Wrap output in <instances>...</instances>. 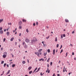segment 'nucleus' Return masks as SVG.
I'll list each match as a JSON object with an SVG mask.
<instances>
[{
    "label": "nucleus",
    "instance_id": "obj_1",
    "mask_svg": "<svg viewBox=\"0 0 76 76\" xmlns=\"http://www.w3.org/2000/svg\"><path fill=\"white\" fill-rule=\"evenodd\" d=\"M36 41H37V39L35 37H34L33 41L31 42L32 43H33V42H36Z\"/></svg>",
    "mask_w": 76,
    "mask_h": 76
},
{
    "label": "nucleus",
    "instance_id": "obj_2",
    "mask_svg": "<svg viewBox=\"0 0 76 76\" xmlns=\"http://www.w3.org/2000/svg\"><path fill=\"white\" fill-rule=\"evenodd\" d=\"M25 41H26V42H27V43H28L29 42H30V40L29 39H26L25 40Z\"/></svg>",
    "mask_w": 76,
    "mask_h": 76
},
{
    "label": "nucleus",
    "instance_id": "obj_3",
    "mask_svg": "<svg viewBox=\"0 0 76 76\" xmlns=\"http://www.w3.org/2000/svg\"><path fill=\"white\" fill-rule=\"evenodd\" d=\"M24 48H27L28 46H27V45L25 44V46H24Z\"/></svg>",
    "mask_w": 76,
    "mask_h": 76
},
{
    "label": "nucleus",
    "instance_id": "obj_4",
    "mask_svg": "<svg viewBox=\"0 0 76 76\" xmlns=\"http://www.w3.org/2000/svg\"><path fill=\"white\" fill-rule=\"evenodd\" d=\"M66 22H69V20H68L67 19H66L65 20Z\"/></svg>",
    "mask_w": 76,
    "mask_h": 76
},
{
    "label": "nucleus",
    "instance_id": "obj_5",
    "mask_svg": "<svg viewBox=\"0 0 76 76\" xmlns=\"http://www.w3.org/2000/svg\"><path fill=\"white\" fill-rule=\"evenodd\" d=\"M3 58H6V55H4L3 56Z\"/></svg>",
    "mask_w": 76,
    "mask_h": 76
},
{
    "label": "nucleus",
    "instance_id": "obj_6",
    "mask_svg": "<svg viewBox=\"0 0 76 76\" xmlns=\"http://www.w3.org/2000/svg\"><path fill=\"white\" fill-rule=\"evenodd\" d=\"M31 69H32V66H30L29 67H28V69L29 71V70H30Z\"/></svg>",
    "mask_w": 76,
    "mask_h": 76
},
{
    "label": "nucleus",
    "instance_id": "obj_7",
    "mask_svg": "<svg viewBox=\"0 0 76 76\" xmlns=\"http://www.w3.org/2000/svg\"><path fill=\"white\" fill-rule=\"evenodd\" d=\"M0 34H3V30H0Z\"/></svg>",
    "mask_w": 76,
    "mask_h": 76
},
{
    "label": "nucleus",
    "instance_id": "obj_8",
    "mask_svg": "<svg viewBox=\"0 0 76 76\" xmlns=\"http://www.w3.org/2000/svg\"><path fill=\"white\" fill-rule=\"evenodd\" d=\"M39 70H40V68H39L37 70L36 72H39Z\"/></svg>",
    "mask_w": 76,
    "mask_h": 76
},
{
    "label": "nucleus",
    "instance_id": "obj_9",
    "mask_svg": "<svg viewBox=\"0 0 76 76\" xmlns=\"http://www.w3.org/2000/svg\"><path fill=\"white\" fill-rule=\"evenodd\" d=\"M23 22H26V20L25 19H23Z\"/></svg>",
    "mask_w": 76,
    "mask_h": 76
},
{
    "label": "nucleus",
    "instance_id": "obj_10",
    "mask_svg": "<svg viewBox=\"0 0 76 76\" xmlns=\"http://www.w3.org/2000/svg\"><path fill=\"white\" fill-rule=\"evenodd\" d=\"M7 35H10V32H7Z\"/></svg>",
    "mask_w": 76,
    "mask_h": 76
},
{
    "label": "nucleus",
    "instance_id": "obj_11",
    "mask_svg": "<svg viewBox=\"0 0 76 76\" xmlns=\"http://www.w3.org/2000/svg\"><path fill=\"white\" fill-rule=\"evenodd\" d=\"M13 39H14V37H12L10 39V41H12L13 40Z\"/></svg>",
    "mask_w": 76,
    "mask_h": 76
},
{
    "label": "nucleus",
    "instance_id": "obj_12",
    "mask_svg": "<svg viewBox=\"0 0 76 76\" xmlns=\"http://www.w3.org/2000/svg\"><path fill=\"white\" fill-rule=\"evenodd\" d=\"M37 55L39 57V52H37Z\"/></svg>",
    "mask_w": 76,
    "mask_h": 76
},
{
    "label": "nucleus",
    "instance_id": "obj_13",
    "mask_svg": "<svg viewBox=\"0 0 76 76\" xmlns=\"http://www.w3.org/2000/svg\"><path fill=\"white\" fill-rule=\"evenodd\" d=\"M42 49H41L40 50H39L38 51L39 52V53H40L41 51H42Z\"/></svg>",
    "mask_w": 76,
    "mask_h": 76
},
{
    "label": "nucleus",
    "instance_id": "obj_14",
    "mask_svg": "<svg viewBox=\"0 0 76 76\" xmlns=\"http://www.w3.org/2000/svg\"><path fill=\"white\" fill-rule=\"evenodd\" d=\"M55 49H54L53 50V55H54L55 54Z\"/></svg>",
    "mask_w": 76,
    "mask_h": 76
},
{
    "label": "nucleus",
    "instance_id": "obj_15",
    "mask_svg": "<svg viewBox=\"0 0 76 76\" xmlns=\"http://www.w3.org/2000/svg\"><path fill=\"white\" fill-rule=\"evenodd\" d=\"M26 32H27V33H28L29 32V30H28V29L27 28L26 30Z\"/></svg>",
    "mask_w": 76,
    "mask_h": 76
},
{
    "label": "nucleus",
    "instance_id": "obj_16",
    "mask_svg": "<svg viewBox=\"0 0 76 76\" xmlns=\"http://www.w3.org/2000/svg\"><path fill=\"white\" fill-rule=\"evenodd\" d=\"M3 21V19H0V23H1V22Z\"/></svg>",
    "mask_w": 76,
    "mask_h": 76
},
{
    "label": "nucleus",
    "instance_id": "obj_17",
    "mask_svg": "<svg viewBox=\"0 0 76 76\" xmlns=\"http://www.w3.org/2000/svg\"><path fill=\"white\" fill-rule=\"evenodd\" d=\"M22 22L21 21H20L19 22V25H21L22 23Z\"/></svg>",
    "mask_w": 76,
    "mask_h": 76
},
{
    "label": "nucleus",
    "instance_id": "obj_18",
    "mask_svg": "<svg viewBox=\"0 0 76 76\" xmlns=\"http://www.w3.org/2000/svg\"><path fill=\"white\" fill-rule=\"evenodd\" d=\"M15 66H16V65H15V64H13L12 66V67H15Z\"/></svg>",
    "mask_w": 76,
    "mask_h": 76
},
{
    "label": "nucleus",
    "instance_id": "obj_19",
    "mask_svg": "<svg viewBox=\"0 0 76 76\" xmlns=\"http://www.w3.org/2000/svg\"><path fill=\"white\" fill-rule=\"evenodd\" d=\"M41 60H42V61H44V59H43V58H42L41 59H40L39 60V61H41Z\"/></svg>",
    "mask_w": 76,
    "mask_h": 76
},
{
    "label": "nucleus",
    "instance_id": "obj_20",
    "mask_svg": "<svg viewBox=\"0 0 76 76\" xmlns=\"http://www.w3.org/2000/svg\"><path fill=\"white\" fill-rule=\"evenodd\" d=\"M55 41H56V42H57V37H56V38H55Z\"/></svg>",
    "mask_w": 76,
    "mask_h": 76
},
{
    "label": "nucleus",
    "instance_id": "obj_21",
    "mask_svg": "<svg viewBox=\"0 0 76 76\" xmlns=\"http://www.w3.org/2000/svg\"><path fill=\"white\" fill-rule=\"evenodd\" d=\"M10 70H9L8 72H7V73L6 75H7L8 74H9V73H10Z\"/></svg>",
    "mask_w": 76,
    "mask_h": 76
},
{
    "label": "nucleus",
    "instance_id": "obj_22",
    "mask_svg": "<svg viewBox=\"0 0 76 76\" xmlns=\"http://www.w3.org/2000/svg\"><path fill=\"white\" fill-rule=\"evenodd\" d=\"M32 73V71H31L29 72V74H31V73Z\"/></svg>",
    "mask_w": 76,
    "mask_h": 76
},
{
    "label": "nucleus",
    "instance_id": "obj_23",
    "mask_svg": "<svg viewBox=\"0 0 76 76\" xmlns=\"http://www.w3.org/2000/svg\"><path fill=\"white\" fill-rule=\"evenodd\" d=\"M37 69H38V68L36 67V68H35V69L34 70V72H35V71H36V70H37Z\"/></svg>",
    "mask_w": 76,
    "mask_h": 76
},
{
    "label": "nucleus",
    "instance_id": "obj_24",
    "mask_svg": "<svg viewBox=\"0 0 76 76\" xmlns=\"http://www.w3.org/2000/svg\"><path fill=\"white\" fill-rule=\"evenodd\" d=\"M19 29H22V26H20L19 27Z\"/></svg>",
    "mask_w": 76,
    "mask_h": 76
},
{
    "label": "nucleus",
    "instance_id": "obj_25",
    "mask_svg": "<svg viewBox=\"0 0 76 76\" xmlns=\"http://www.w3.org/2000/svg\"><path fill=\"white\" fill-rule=\"evenodd\" d=\"M46 54H47V52H45L44 54V56H46Z\"/></svg>",
    "mask_w": 76,
    "mask_h": 76
},
{
    "label": "nucleus",
    "instance_id": "obj_26",
    "mask_svg": "<svg viewBox=\"0 0 76 76\" xmlns=\"http://www.w3.org/2000/svg\"><path fill=\"white\" fill-rule=\"evenodd\" d=\"M22 63H23V64H25L26 62H25V61H23Z\"/></svg>",
    "mask_w": 76,
    "mask_h": 76
},
{
    "label": "nucleus",
    "instance_id": "obj_27",
    "mask_svg": "<svg viewBox=\"0 0 76 76\" xmlns=\"http://www.w3.org/2000/svg\"><path fill=\"white\" fill-rule=\"evenodd\" d=\"M7 64H4V67H5V66H6Z\"/></svg>",
    "mask_w": 76,
    "mask_h": 76
},
{
    "label": "nucleus",
    "instance_id": "obj_28",
    "mask_svg": "<svg viewBox=\"0 0 76 76\" xmlns=\"http://www.w3.org/2000/svg\"><path fill=\"white\" fill-rule=\"evenodd\" d=\"M50 58H49L47 60V62H49V60H50Z\"/></svg>",
    "mask_w": 76,
    "mask_h": 76
},
{
    "label": "nucleus",
    "instance_id": "obj_29",
    "mask_svg": "<svg viewBox=\"0 0 76 76\" xmlns=\"http://www.w3.org/2000/svg\"><path fill=\"white\" fill-rule=\"evenodd\" d=\"M61 39L63 38V34L61 35Z\"/></svg>",
    "mask_w": 76,
    "mask_h": 76
},
{
    "label": "nucleus",
    "instance_id": "obj_30",
    "mask_svg": "<svg viewBox=\"0 0 76 76\" xmlns=\"http://www.w3.org/2000/svg\"><path fill=\"white\" fill-rule=\"evenodd\" d=\"M50 38V36H48V37H46V39H48V38Z\"/></svg>",
    "mask_w": 76,
    "mask_h": 76
},
{
    "label": "nucleus",
    "instance_id": "obj_31",
    "mask_svg": "<svg viewBox=\"0 0 76 76\" xmlns=\"http://www.w3.org/2000/svg\"><path fill=\"white\" fill-rule=\"evenodd\" d=\"M2 27H0V31L2 30Z\"/></svg>",
    "mask_w": 76,
    "mask_h": 76
},
{
    "label": "nucleus",
    "instance_id": "obj_32",
    "mask_svg": "<svg viewBox=\"0 0 76 76\" xmlns=\"http://www.w3.org/2000/svg\"><path fill=\"white\" fill-rule=\"evenodd\" d=\"M58 46H59V45L58 44H57L56 45V47H57V48H58Z\"/></svg>",
    "mask_w": 76,
    "mask_h": 76
},
{
    "label": "nucleus",
    "instance_id": "obj_33",
    "mask_svg": "<svg viewBox=\"0 0 76 76\" xmlns=\"http://www.w3.org/2000/svg\"><path fill=\"white\" fill-rule=\"evenodd\" d=\"M48 53H50V49H48Z\"/></svg>",
    "mask_w": 76,
    "mask_h": 76
},
{
    "label": "nucleus",
    "instance_id": "obj_34",
    "mask_svg": "<svg viewBox=\"0 0 76 76\" xmlns=\"http://www.w3.org/2000/svg\"><path fill=\"white\" fill-rule=\"evenodd\" d=\"M63 49H62L61 51V52H60V54H61V53H62L63 51Z\"/></svg>",
    "mask_w": 76,
    "mask_h": 76
},
{
    "label": "nucleus",
    "instance_id": "obj_35",
    "mask_svg": "<svg viewBox=\"0 0 76 76\" xmlns=\"http://www.w3.org/2000/svg\"><path fill=\"white\" fill-rule=\"evenodd\" d=\"M4 63V61H2L1 62V64H3Z\"/></svg>",
    "mask_w": 76,
    "mask_h": 76
},
{
    "label": "nucleus",
    "instance_id": "obj_36",
    "mask_svg": "<svg viewBox=\"0 0 76 76\" xmlns=\"http://www.w3.org/2000/svg\"><path fill=\"white\" fill-rule=\"evenodd\" d=\"M63 37H66V35H65V34H64L63 35Z\"/></svg>",
    "mask_w": 76,
    "mask_h": 76
},
{
    "label": "nucleus",
    "instance_id": "obj_37",
    "mask_svg": "<svg viewBox=\"0 0 76 76\" xmlns=\"http://www.w3.org/2000/svg\"><path fill=\"white\" fill-rule=\"evenodd\" d=\"M6 41V38H4V39L3 41L4 42Z\"/></svg>",
    "mask_w": 76,
    "mask_h": 76
},
{
    "label": "nucleus",
    "instance_id": "obj_38",
    "mask_svg": "<svg viewBox=\"0 0 76 76\" xmlns=\"http://www.w3.org/2000/svg\"><path fill=\"white\" fill-rule=\"evenodd\" d=\"M8 25H12V23H8Z\"/></svg>",
    "mask_w": 76,
    "mask_h": 76
},
{
    "label": "nucleus",
    "instance_id": "obj_39",
    "mask_svg": "<svg viewBox=\"0 0 76 76\" xmlns=\"http://www.w3.org/2000/svg\"><path fill=\"white\" fill-rule=\"evenodd\" d=\"M25 42L23 41V45L25 44Z\"/></svg>",
    "mask_w": 76,
    "mask_h": 76
},
{
    "label": "nucleus",
    "instance_id": "obj_40",
    "mask_svg": "<svg viewBox=\"0 0 76 76\" xmlns=\"http://www.w3.org/2000/svg\"><path fill=\"white\" fill-rule=\"evenodd\" d=\"M36 24L37 25H38V23L37 22H36Z\"/></svg>",
    "mask_w": 76,
    "mask_h": 76
},
{
    "label": "nucleus",
    "instance_id": "obj_41",
    "mask_svg": "<svg viewBox=\"0 0 76 76\" xmlns=\"http://www.w3.org/2000/svg\"><path fill=\"white\" fill-rule=\"evenodd\" d=\"M67 54H68V53H66V56H65V57H67Z\"/></svg>",
    "mask_w": 76,
    "mask_h": 76
},
{
    "label": "nucleus",
    "instance_id": "obj_42",
    "mask_svg": "<svg viewBox=\"0 0 76 76\" xmlns=\"http://www.w3.org/2000/svg\"><path fill=\"white\" fill-rule=\"evenodd\" d=\"M74 33H75V31H72V34H74Z\"/></svg>",
    "mask_w": 76,
    "mask_h": 76
},
{
    "label": "nucleus",
    "instance_id": "obj_43",
    "mask_svg": "<svg viewBox=\"0 0 76 76\" xmlns=\"http://www.w3.org/2000/svg\"><path fill=\"white\" fill-rule=\"evenodd\" d=\"M53 64V62H50V65L51 66H52V64Z\"/></svg>",
    "mask_w": 76,
    "mask_h": 76
},
{
    "label": "nucleus",
    "instance_id": "obj_44",
    "mask_svg": "<svg viewBox=\"0 0 76 76\" xmlns=\"http://www.w3.org/2000/svg\"><path fill=\"white\" fill-rule=\"evenodd\" d=\"M33 26H35V23H33Z\"/></svg>",
    "mask_w": 76,
    "mask_h": 76
},
{
    "label": "nucleus",
    "instance_id": "obj_45",
    "mask_svg": "<svg viewBox=\"0 0 76 76\" xmlns=\"http://www.w3.org/2000/svg\"><path fill=\"white\" fill-rule=\"evenodd\" d=\"M46 27L47 29H49V27L48 26H46Z\"/></svg>",
    "mask_w": 76,
    "mask_h": 76
},
{
    "label": "nucleus",
    "instance_id": "obj_46",
    "mask_svg": "<svg viewBox=\"0 0 76 76\" xmlns=\"http://www.w3.org/2000/svg\"><path fill=\"white\" fill-rule=\"evenodd\" d=\"M43 45L44 46H45V47H46L47 46V45H45L44 44H43Z\"/></svg>",
    "mask_w": 76,
    "mask_h": 76
},
{
    "label": "nucleus",
    "instance_id": "obj_47",
    "mask_svg": "<svg viewBox=\"0 0 76 76\" xmlns=\"http://www.w3.org/2000/svg\"><path fill=\"white\" fill-rule=\"evenodd\" d=\"M58 63V64H60V63H61V61H59Z\"/></svg>",
    "mask_w": 76,
    "mask_h": 76
},
{
    "label": "nucleus",
    "instance_id": "obj_48",
    "mask_svg": "<svg viewBox=\"0 0 76 76\" xmlns=\"http://www.w3.org/2000/svg\"><path fill=\"white\" fill-rule=\"evenodd\" d=\"M53 76H56V74H55V73L53 74Z\"/></svg>",
    "mask_w": 76,
    "mask_h": 76
},
{
    "label": "nucleus",
    "instance_id": "obj_49",
    "mask_svg": "<svg viewBox=\"0 0 76 76\" xmlns=\"http://www.w3.org/2000/svg\"><path fill=\"white\" fill-rule=\"evenodd\" d=\"M21 35H22V34H21V33H20L19 34V36H21Z\"/></svg>",
    "mask_w": 76,
    "mask_h": 76
},
{
    "label": "nucleus",
    "instance_id": "obj_50",
    "mask_svg": "<svg viewBox=\"0 0 76 76\" xmlns=\"http://www.w3.org/2000/svg\"><path fill=\"white\" fill-rule=\"evenodd\" d=\"M11 54V55H12V57H14V56L12 54Z\"/></svg>",
    "mask_w": 76,
    "mask_h": 76
},
{
    "label": "nucleus",
    "instance_id": "obj_51",
    "mask_svg": "<svg viewBox=\"0 0 76 76\" xmlns=\"http://www.w3.org/2000/svg\"><path fill=\"white\" fill-rule=\"evenodd\" d=\"M17 44H18V42H15V45H17Z\"/></svg>",
    "mask_w": 76,
    "mask_h": 76
},
{
    "label": "nucleus",
    "instance_id": "obj_52",
    "mask_svg": "<svg viewBox=\"0 0 76 76\" xmlns=\"http://www.w3.org/2000/svg\"><path fill=\"white\" fill-rule=\"evenodd\" d=\"M62 47H63V46L62 45H61V48H60V49H61V48Z\"/></svg>",
    "mask_w": 76,
    "mask_h": 76
},
{
    "label": "nucleus",
    "instance_id": "obj_53",
    "mask_svg": "<svg viewBox=\"0 0 76 76\" xmlns=\"http://www.w3.org/2000/svg\"><path fill=\"white\" fill-rule=\"evenodd\" d=\"M70 74H72V72H70L69 73V75H70Z\"/></svg>",
    "mask_w": 76,
    "mask_h": 76
},
{
    "label": "nucleus",
    "instance_id": "obj_54",
    "mask_svg": "<svg viewBox=\"0 0 76 76\" xmlns=\"http://www.w3.org/2000/svg\"><path fill=\"white\" fill-rule=\"evenodd\" d=\"M74 54H75L74 53V52H72V55L73 56V55H74Z\"/></svg>",
    "mask_w": 76,
    "mask_h": 76
},
{
    "label": "nucleus",
    "instance_id": "obj_55",
    "mask_svg": "<svg viewBox=\"0 0 76 76\" xmlns=\"http://www.w3.org/2000/svg\"><path fill=\"white\" fill-rule=\"evenodd\" d=\"M40 75H41V76H42V75H43V74H42V72H41V73H40Z\"/></svg>",
    "mask_w": 76,
    "mask_h": 76
},
{
    "label": "nucleus",
    "instance_id": "obj_56",
    "mask_svg": "<svg viewBox=\"0 0 76 76\" xmlns=\"http://www.w3.org/2000/svg\"><path fill=\"white\" fill-rule=\"evenodd\" d=\"M3 48H1V50L2 51L3 50Z\"/></svg>",
    "mask_w": 76,
    "mask_h": 76
},
{
    "label": "nucleus",
    "instance_id": "obj_57",
    "mask_svg": "<svg viewBox=\"0 0 76 76\" xmlns=\"http://www.w3.org/2000/svg\"><path fill=\"white\" fill-rule=\"evenodd\" d=\"M47 66L48 67H49V64H47Z\"/></svg>",
    "mask_w": 76,
    "mask_h": 76
},
{
    "label": "nucleus",
    "instance_id": "obj_58",
    "mask_svg": "<svg viewBox=\"0 0 76 76\" xmlns=\"http://www.w3.org/2000/svg\"><path fill=\"white\" fill-rule=\"evenodd\" d=\"M4 54H7V52H4Z\"/></svg>",
    "mask_w": 76,
    "mask_h": 76
},
{
    "label": "nucleus",
    "instance_id": "obj_59",
    "mask_svg": "<svg viewBox=\"0 0 76 76\" xmlns=\"http://www.w3.org/2000/svg\"><path fill=\"white\" fill-rule=\"evenodd\" d=\"M50 73V70H48V73Z\"/></svg>",
    "mask_w": 76,
    "mask_h": 76
},
{
    "label": "nucleus",
    "instance_id": "obj_60",
    "mask_svg": "<svg viewBox=\"0 0 76 76\" xmlns=\"http://www.w3.org/2000/svg\"><path fill=\"white\" fill-rule=\"evenodd\" d=\"M27 61H28V63H29V61L28 59H27Z\"/></svg>",
    "mask_w": 76,
    "mask_h": 76
},
{
    "label": "nucleus",
    "instance_id": "obj_61",
    "mask_svg": "<svg viewBox=\"0 0 76 76\" xmlns=\"http://www.w3.org/2000/svg\"><path fill=\"white\" fill-rule=\"evenodd\" d=\"M70 45L72 46V47H73V45L71 44H70Z\"/></svg>",
    "mask_w": 76,
    "mask_h": 76
},
{
    "label": "nucleus",
    "instance_id": "obj_62",
    "mask_svg": "<svg viewBox=\"0 0 76 76\" xmlns=\"http://www.w3.org/2000/svg\"><path fill=\"white\" fill-rule=\"evenodd\" d=\"M7 67H9V64H8L7 65Z\"/></svg>",
    "mask_w": 76,
    "mask_h": 76
},
{
    "label": "nucleus",
    "instance_id": "obj_63",
    "mask_svg": "<svg viewBox=\"0 0 76 76\" xmlns=\"http://www.w3.org/2000/svg\"><path fill=\"white\" fill-rule=\"evenodd\" d=\"M42 54V53H39V55H41Z\"/></svg>",
    "mask_w": 76,
    "mask_h": 76
},
{
    "label": "nucleus",
    "instance_id": "obj_64",
    "mask_svg": "<svg viewBox=\"0 0 76 76\" xmlns=\"http://www.w3.org/2000/svg\"><path fill=\"white\" fill-rule=\"evenodd\" d=\"M57 76H60V74H58Z\"/></svg>",
    "mask_w": 76,
    "mask_h": 76
}]
</instances>
